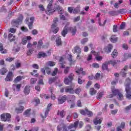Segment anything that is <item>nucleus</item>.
Returning a JSON list of instances; mask_svg holds the SVG:
<instances>
[{
    "label": "nucleus",
    "instance_id": "obj_1",
    "mask_svg": "<svg viewBox=\"0 0 131 131\" xmlns=\"http://www.w3.org/2000/svg\"><path fill=\"white\" fill-rule=\"evenodd\" d=\"M65 27L63 28V31L61 32V34L63 37H65V35L67 34L68 31H70L72 33L73 35H74L76 33V27H71L70 26V23L66 21L65 23Z\"/></svg>",
    "mask_w": 131,
    "mask_h": 131
},
{
    "label": "nucleus",
    "instance_id": "obj_2",
    "mask_svg": "<svg viewBox=\"0 0 131 131\" xmlns=\"http://www.w3.org/2000/svg\"><path fill=\"white\" fill-rule=\"evenodd\" d=\"M130 83V79L128 78H127L125 81L124 85L125 86V91L127 93L126 95V98L128 99V100H131Z\"/></svg>",
    "mask_w": 131,
    "mask_h": 131
},
{
    "label": "nucleus",
    "instance_id": "obj_3",
    "mask_svg": "<svg viewBox=\"0 0 131 131\" xmlns=\"http://www.w3.org/2000/svg\"><path fill=\"white\" fill-rule=\"evenodd\" d=\"M112 92L113 94H110L109 95V98H113L114 96H117V99L120 101L123 100V95L121 93L119 92L118 90L115 89L114 86H112Z\"/></svg>",
    "mask_w": 131,
    "mask_h": 131
},
{
    "label": "nucleus",
    "instance_id": "obj_4",
    "mask_svg": "<svg viewBox=\"0 0 131 131\" xmlns=\"http://www.w3.org/2000/svg\"><path fill=\"white\" fill-rule=\"evenodd\" d=\"M45 12L47 15H51L55 12V9H53V0H51L47 6Z\"/></svg>",
    "mask_w": 131,
    "mask_h": 131
},
{
    "label": "nucleus",
    "instance_id": "obj_5",
    "mask_svg": "<svg viewBox=\"0 0 131 131\" xmlns=\"http://www.w3.org/2000/svg\"><path fill=\"white\" fill-rule=\"evenodd\" d=\"M57 26H58V17H56L54 18L53 23L51 26V30L53 33L56 34L59 31V28Z\"/></svg>",
    "mask_w": 131,
    "mask_h": 131
},
{
    "label": "nucleus",
    "instance_id": "obj_6",
    "mask_svg": "<svg viewBox=\"0 0 131 131\" xmlns=\"http://www.w3.org/2000/svg\"><path fill=\"white\" fill-rule=\"evenodd\" d=\"M11 114L9 113L2 114L1 115V119L2 121H11Z\"/></svg>",
    "mask_w": 131,
    "mask_h": 131
},
{
    "label": "nucleus",
    "instance_id": "obj_7",
    "mask_svg": "<svg viewBox=\"0 0 131 131\" xmlns=\"http://www.w3.org/2000/svg\"><path fill=\"white\" fill-rule=\"evenodd\" d=\"M73 76H74L73 74H70L68 77H66L64 79L65 84L69 85L71 83L72 80H73Z\"/></svg>",
    "mask_w": 131,
    "mask_h": 131
},
{
    "label": "nucleus",
    "instance_id": "obj_8",
    "mask_svg": "<svg viewBox=\"0 0 131 131\" xmlns=\"http://www.w3.org/2000/svg\"><path fill=\"white\" fill-rule=\"evenodd\" d=\"M57 9L58 11L59 14H60V18L61 20H66V17L65 16L63 15L62 14H64V10L61 7V6H57Z\"/></svg>",
    "mask_w": 131,
    "mask_h": 131
},
{
    "label": "nucleus",
    "instance_id": "obj_9",
    "mask_svg": "<svg viewBox=\"0 0 131 131\" xmlns=\"http://www.w3.org/2000/svg\"><path fill=\"white\" fill-rule=\"evenodd\" d=\"M14 78V74L12 72H9L6 78H5L6 81H12Z\"/></svg>",
    "mask_w": 131,
    "mask_h": 131
},
{
    "label": "nucleus",
    "instance_id": "obj_10",
    "mask_svg": "<svg viewBox=\"0 0 131 131\" xmlns=\"http://www.w3.org/2000/svg\"><path fill=\"white\" fill-rule=\"evenodd\" d=\"M62 129L63 131H67V126L63 123H61V124L57 126V130L60 131L62 130Z\"/></svg>",
    "mask_w": 131,
    "mask_h": 131
},
{
    "label": "nucleus",
    "instance_id": "obj_11",
    "mask_svg": "<svg viewBox=\"0 0 131 131\" xmlns=\"http://www.w3.org/2000/svg\"><path fill=\"white\" fill-rule=\"evenodd\" d=\"M34 17H32L30 19V21L28 23V18H26V23H28V27L30 29H32V24H33V21Z\"/></svg>",
    "mask_w": 131,
    "mask_h": 131
},
{
    "label": "nucleus",
    "instance_id": "obj_12",
    "mask_svg": "<svg viewBox=\"0 0 131 131\" xmlns=\"http://www.w3.org/2000/svg\"><path fill=\"white\" fill-rule=\"evenodd\" d=\"M80 113L82 114V115H85V114H87L88 116H93V112L88 111L86 108L85 109V111L84 110H80Z\"/></svg>",
    "mask_w": 131,
    "mask_h": 131
},
{
    "label": "nucleus",
    "instance_id": "obj_13",
    "mask_svg": "<svg viewBox=\"0 0 131 131\" xmlns=\"http://www.w3.org/2000/svg\"><path fill=\"white\" fill-rule=\"evenodd\" d=\"M112 48H113L112 45L108 44L107 46L104 47V51L105 52V53H106V54H109L110 53H111Z\"/></svg>",
    "mask_w": 131,
    "mask_h": 131
},
{
    "label": "nucleus",
    "instance_id": "obj_14",
    "mask_svg": "<svg viewBox=\"0 0 131 131\" xmlns=\"http://www.w3.org/2000/svg\"><path fill=\"white\" fill-rule=\"evenodd\" d=\"M75 71L77 74H82V75H84L85 74V72L83 71V69L81 68L76 67L75 69Z\"/></svg>",
    "mask_w": 131,
    "mask_h": 131
},
{
    "label": "nucleus",
    "instance_id": "obj_15",
    "mask_svg": "<svg viewBox=\"0 0 131 131\" xmlns=\"http://www.w3.org/2000/svg\"><path fill=\"white\" fill-rule=\"evenodd\" d=\"M65 92L68 94H74V89L71 86H68L66 88Z\"/></svg>",
    "mask_w": 131,
    "mask_h": 131
},
{
    "label": "nucleus",
    "instance_id": "obj_16",
    "mask_svg": "<svg viewBox=\"0 0 131 131\" xmlns=\"http://www.w3.org/2000/svg\"><path fill=\"white\" fill-rule=\"evenodd\" d=\"M93 55H95V56H97V55H99V54H100V53L96 52L94 51H91V54H90L88 55V57L87 58V60L88 61H91V60H92V59L93 58Z\"/></svg>",
    "mask_w": 131,
    "mask_h": 131
},
{
    "label": "nucleus",
    "instance_id": "obj_17",
    "mask_svg": "<svg viewBox=\"0 0 131 131\" xmlns=\"http://www.w3.org/2000/svg\"><path fill=\"white\" fill-rule=\"evenodd\" d=\"M127 68H128L127 66H125L124 67L123 69L121 70V71L120 73V75H122L123 77H125L126 75V71L127 70Z\"/></svg>",
    "mask_w": 131,
    "mask_h": 131
},
{
    "label": "nucleus",
    "instance_id": "obj_18",
    "mask_svg": "<svg viewBox=\"0 0 131 131\" xmlns=\"http://www.w3.org/2000/svg\"><path fill=\"white\" fill-rule=\"evenodd\" d=\"M22 22V19H18L17 20H13L12 21V25L14 27H18V25H19V24L21 23Z\"/></svg>",
    "mask_w": 131,
    "mask_h": 131
},
{
    "label": "nucleus",
    "instance_id": "obj_19",
    "mask_svg": "<svg viewBox=\"0 0 131 131\" xmlns=\"http://www.w3.org/2000/svg\"><path fill=\"white\" fill-rule=\"evenodd\" d=\"M30 39H31V37L30 36H25L23 38L21 43L25 46L27 43V41L30 40Z\"/></svg>",
    "mask_w": 131,
    "mask_h": 131
},
{
    "label": "nucleus",
    "instance_id": "obj_20",
    "mask_svg": "<svg viewBox=\"0 0 131 131\" xmlns=\"http://www.w3.org/2000/svg\"><path fill=\"white\" fill-rule=\"evenodd\" d=\"M66 100H67V96H66V95L59 97L58 99V103L63 104V103L66 101Z\"/></svg>",
    "mask_w": 131,
    "mask_h": 131
},
{
    "label": "nucleus",
    "instance_id": "obj_21",
    "mask_svg": "<svg viewBox=\"0 0 131 131\" xmlns=\"http://www.w3.org/2000/svg\"><path fill=\"white\" fill-rule=\"evenodd\" d=\"M24 93L26 96L28 95L30 93V86H26L24 89Z\"/></svg>",
    "mask_w": 131,
    "mask_h": 131
},
{
    "label": "nucleus",
    "instance_id": "obj_22",
    "mask_svg": "<svg viewBox=\"0 0 131 131\" xmlns=\"http://www.w3.org/2000/svg\"><path fill=\"white\" fill-rule=\"evenodd\" d=\"M78 126V121H76L74 122V124H71L70 126H68V129H71V128H77Z\"/></svg>",
    "mask_w": 131,
    "mask_h": 131
},
{
    "label": "nucleus",
    "instance_id": "obj_23",
    "mask_svg": "<svg viewBox=\"0 0 131 131\" xmlns=\"http://www.w3.org/2000/svg\"><path fill=\"white\" fill-rule=\"evenodd\" d=\"M56 43L57 47H60V46H62L63 42H62V40H61V37L60 36L57 37L56 39Z\"/></svg>",
    "mask_w": 131,
    "mask_h": 131
},
{
    "label": "nucleus",
    "instance_id": "obj_24",
    "mask_svg": "<svg viewBox=\"0 0 131 131\" xmlns=\"http://www.w3.org/2000/svg\"><path fill=\"white\" fill-rule=\"evenodd\" d=\"M73 53H76L77 54L79 55V54H80V53H81V49H80V47H79L78 46H76L74 48V49L73 50Z\"/></svg>",
    "mask_w": 131,
    "mask_h": 131
},
{
    "label": "nucleus",
    "instance_id": "obj_25",
    "mask_svg": "<svg viewBox=\"0 0 131 131\" xmlns=\"http://www.w3.org/2000/svg\"><path fill=\"white\" fill-rule=\"evenodd\" d=\"M64 61V57H61L59 59V62L60 64V68H65V62H63Z\"/></svg>",
    "mask_w": 131,
    "mask_h": 131
},
{
    "label": "nucleus",
    "instance_id": "obj_26",
    "mask_svg": "<svg viewBox=\"0 0 131 131\" xmlns=\"http://www.w3.org/2000/svg\"><path fill=\"white\" fill-rule=\"evenodd\" d=\"M102 120H103V118L99 119L96 118L94 120V123L95 125H97V124H101L102 123Z\"/></svg>",
    "mask_w": 131,
    "mask_h": 131
},
{
    "label": "nucleus",
    "instance_id": "obj_27",
    "mask_svg": "<svg viewBox=\"0 0 131 131\" xmlns=\"http://www.w3.org/2000/svg\"><path fill=\"white\" fill-rule=\"evenodd\" d=\"M7 72H8V69H7V68L5 67L2 68L0 70V74H1L2 75H5V74H6Z\"/></svg>",
    "mask_w": 131,
    "mask_h": 131
},
{
    "label": "nucleus",
    "instance_id": "obj_28",
    "mask_svg": "<svg viewBox=\"0 0 131 131\" xmlns=\"http://www.w3.org/2000/svg\"><path fill=\"white\" fill-rule=\"evenodd\" d=\"M38 58H41V57L42 58H46V57H48V54L43 52H39L38 54Z\"/></svg>",
    "mask_w": 131,
    "mask_h": 131
},
{
    "label": "nucleus",
    "instance_id": "obj_29",
    "mask_svg": "<svg viewBox=\"0 0 131 131\" xmlns=\"http://www.w3.org/2000/svg\"><path fill=\"white\" fill-rule=\"evenodd\" d=\"M80 12V5H78L77 7L73 9V14H77Z\"/></svg>",
    "mask_w": 131,
    "mask_h": 131
},
{
    "label": "nucleus",
    "instance_id": "obj_30",
    "mask_svg": "<svg viewBox=\"0 0 131 131\" xmlns=\"http://www.w3.org/2000/svg\"><path fill=\"white\" fill-rule=\"evenodd\" d=\"M48 115H49V113L46 111L45 113L40 114V116L41 117L42 119H45V118H47L48 117Z\"/></svg>",
    "mask_w": 131,
    "mask_h": 131
},
{
    "label": "nucleus",
    "instance_id": "obj_31",
    "mask_svg": "<svg viewBox=\"0 0 131 131\" xmlns=\"http://www.w3.org/2000/svg\"><path fill=\"white\" fill-rule=\"evenodd\" d=\"M23 110H24V107L21 106L16 108V113H22L23 112Z\"/></svg>",
    "mask_w": 131,
    "mask_h": 131
},
{
    "label": "nucleus",
    "instance_id": "obj_32",
    "mask_svg": "<svg viewBox=\"0 0 131 131\" xmlns=\"http://www.w3.org/2000/svg\"><path fill=\"white\" fill-rule=\"evenodd\" d=\"M8 39L10 41H14L15 39H16V37L15 36H13V34H9L8 35Z\"/></svg>",
    "mask_w": 131,
    "mask_h": 131
},
{
    "label": "nucleus",
    "instance_id": "obj_33",
    "mask_svg": "<svg viewBox=\"0 0 131 131\" xmlns=\"http://www.w3.org/2000/svg\"><path fill=\"white\" fill-rule=\"evenodd\" d=\"M65 114H66V113H65V111H58L57 112V115L60 116L61 118H63V117L65 116Z\"/></svg>",
    "mask_w": 131,
    "mask_h": 131
},
{
    "label": "nucleus",
    "instance_id": "obj_34",
    "mask_svg": "<svg viewBox=\"0 0 131 131\" xmlns=\"http://www.w3.org/2000/svg\"><path fill=\"white\" fill-rule=\"evenodd\" d=\"M108 64H111V65H113L115 68H117L116 67V64H117V61L116 60H110L108 62Z\"/></svg>",
    "mask_w": 131,
    "mask_h": 131
},
{
    "label": "nucleus",
    "instance_id": "obj_35",
    "mask_svg": "<svg viewBox=\"0 0 131 131\" xmlns=\"http://www.w3.org/2000/svg\"><path fill=\"white\" fill-rule=\"evenodd\" d=\"M117 37L115 35H112L110 38V40L112 42L115 43L117 41Z\"/></svg>",
    "mask_w": 131,
    "mask_h": 131
},
{
    "label": "nucleus",
    "instance_id": "obj_36",
    "mask_svg": "<svg viewBox=\"0 0 131 131\" xmlns=\"http://www.w3.org/2000/svg\"><path fill=\"white\" fill-rule=\"evenodd\" d=\"M40 103V100H39V98L36 97L33 100V104L34 105H37V104H39Z\"/></svg>",
    "mask_w": 131,
    "mask_h": 131
},
{
    "label": "nucleus",
    "instance_id": "obj_37",
    "mask_svg": "<svg viewBox=\"0 0 131 131\" xmlns=\"http://www.w3.org/2000/svg\"><path fill=\"white\" fill-rule=\"evenodd\" d=\"M90 94L91 96H94V95H96V94H97V91H96L94 88H91L90 89Z\"/></svg>",
    "mask_w": 131,
    "mask_h": 131
},
{
    "label": "nucleus",
    "instance_id": "obj_38",
    "mask_svg": "<svg viewBox=\"0 0 131 131\" xmlns=\"http://www.w3.org/2000/svg\"><path fill=\"white\" fill-rule=\"evenodd\" d=\"M118 55V52H117V50H114L112 53V58H116V57Z\"/></svg>",
    "mask_w": 131,
    "mask_h": 131
},
{
    "label": "nucleus",
    "instance_id": "obj_39",
    "mask_svg": "<svg viewBox=\"0 0 131 131\" xmlns=\"http://www.w3.org/2000/svg\"><path fill=\"white\" fill-rule=\"evenodd\" d=\"M0 51L2 54H6L7 53V50H4V46L2 43H0Z\"/></svg>",
    "mask_w": 131,
    "mask_h": 131
},
{
    "label": "nucleus",
    "instance_id": "obj_40",
    "mask_svg": "<svg viewBox=\"0 0 131 131\" xmlns=\"http://www.w3.org/2000/svg\"><path fill=\"white\" fill-rule=\"evenodd\" d=\"M33 53V49H29V50L27 52V55L28 57L31 56Z\"/></svg>",
    "mask_w": 131,
    "mask_h": 131
},
{
    "label": "nucleus",
    "instance_id": "obj_41",
    "mask_svg": "<svg viewBox=\"0 0 131 131\" xmlns=\"http://www.w3.org/2000/svg\"><path fill=\"white\" fill-rule=\"evenodd\" d=\"M46 64L47 65H48V66L53 67L56 65V62L54 61H48Z\"/></svg>",
    "mask_w": 131,
    "mask_h": 131
},
{
    "label": "nucleus",
    "instance_id": "obj_42",
    "mask_svg": "<svg viewBox=\"0 0 131 131\" xmlns=\"http://www.w3.org/2000/svg\"><path fill=\"white\" fill-rule=\"evenodd\" d=\"M88 41H89V38H85L82 39L81 40V45H85V43H86V42H88Z\"/></svg>",
    "mask_w": 131,
    "mask_h": 131
},
{
    "label": "nucleus",
    "instance_id": "obj_43",
    "mask_svg": "<svg viewBox=\"0 0 131 131\" xmlns=\"http://www.w3.org/2000/svg\"><path fill=\"white\" fill-rule=\"evenodd\" d=\"M51 109H52V104L49 103V104H48L47 109L45 111L49 113V112H50V111H51Z\"/></svg>",
    "mask_w": 131,
    "mask_h": 131
},
{
    "label": "nucleus",
    "instance_id": "obj_44",
    "mask_svg": "<svg viewBox=\"0 0 131 131\" xmlns=\"http://www.w3.org/2000/svg\"><path fill=\"white\" fill-rule=\"evenodd\" d=\"M31 110L30 109H28L27 110L26 112H25V113H24V115L25 116H29V115H30V111Z\"/></svg>",
    "mask_w": 131,
    "mask_h": 131
},
{
    "label": "nucleus",
    "instance_id": "obj_45",
    "mask_svg": "<svg viewBox=\"0 0 131 131\" xmlns=\"http://www.w3.org/2000/svg\"><path fill=\"white\" fill-rule=\"evenodd\" d=\"M71 100H68V102L69 103H74V101H75V96L74 95H72V96H71Z\"/></svg>",
    "mask_w": 131,
    "mask_h": 131
},
{
    "label": "nucleus",
    "instance_id": "obj_46",
    "mask_svg": "<svg viewBox=\"0 0 131 131\" xmlns=\"http://www.w3.org/2000/svg\"><path fill=\"white\" fill-rule=\"evenodd\" d=\"M38 8H39L40 11H42V12H43L46 10L43 5H42L41 4H40V5H38Z\"/></svg>",
    "mask_w": 131,
    "mask_h": 131
},
{
    "label": "nucleus",
    "instance_id": "obj_47",
    "mask_svg": "<svg viewBox=\"0 0 131 131\" xmlns=\"http://www.w3.org/2000/svg\"><path fill=\"white\" fill-rule=\"evenodd\" d=\"M57 73H58V69L55 68L53 71V72H52V73L51 74V75L52 76H55V75H57Z\"/></svg>",
    "mask_w": 131,
    "mask_h": 131
},
{
    "label": "nucleus",
    "instance_id": "obj_48",
    "mask_svg": "<svg viewBox=\"0 0 131 131\" xmlns=\"http://www.w3.org/2000/svg\"><path fill=\"white\" fill-rule=\"evenodd\" d=\"M22 79V77L21 76H17L15 79L14 80V82H18V81H20Z\"/></svg>",
    "mask_w": 131,
    "mask_h": 131
},
{
    "label": "nucleus",
    "instance_id": "obj_49",
    "mask_svg": "<svg viewBox=\"0 0 131 131\" xmlns=\"http://www.w3.org/2000/svg\"><path fill=\"white\" fill-rule=\"evenodd\" d=\"M103 96H104V92H99L98 93V95L97 96V98L98 99H101Z\"/></svg>",
    "mask_w": 131,
    "mask_h": 131
},
{
    "label": "nucleus",
    "instance_id": "obj_50",
    "mask_svg": "<svg viewBox=\"0 0 131 131\" xmlns=\"http://www.w3.org/2000/svg\"><path fill=\"white\" fill-rule=\"evenodd\" d=\"M108 68V64L107 63H103L102 66V69L103 70H106Z\"/></svg>",
    "mask_w": 131,
    "mask_h": 131
},
{
    "label": "nucleus",
    "instance_id": "obj_51",
    "mask_svg": "<svg viewBox=\"0 0 131 131\" xmlns=\"http://www.w3.org/2000/svg\"><path fill=\"white\" fill-rule=\"evenodd\" d=\"M80 92H81V89L77 88L75 90L74 93L77 95H79V93H80Z\"/></svg>",
    "mask_w": 131,
    "mask_h": 131
},
{
    "label": "nucleus",
    "instance_id": "obj_52",
    "mask_svg": "<svg viewBox=\"0 0 131 131\" xmlns=\"http://www.w3.org/2000/svg\"><path fill=\"white\" fill-rule=\"evenodd\" d=\"M13 86H15L17 91L19 92V91H20V89L21 88V84L13 85Z\"/></svg>",
    "mask_w": 131,
    "mask_h": 131
},
{
    "label": "nucleus",
    "instance_id": "obj_53",
    "mask_svg": "<svg viewBox=\"0 0 131 131\" xmlns=\"http://www.w3.org/2000/svg\"><path fill=\"white\" fill-rule=\"evenodd\" d=\"M83 82H84V80H81V79H80V77H79L78 78V83L79 84H82V83H83Z\"/></svg>",
    "mask_w": 131,
    "mask_h": 131
},
{
    "label": "nucleus",
    "instance_id": "obj_54",
    "mask_svg": "<svg viewBox=\"0 0 131 131\" xmlns=\"http://www.w3.org/2000/svg\"><path fill=\"white\" fill-rule=\"evenodd\" d=\"M72 56L71 55H68V59L70 61L71 64H73V60H72Z\"/></svg>",
    "mask_w": 131,
    "mask_h": 131
},
{
    "label": "nucleus",
    "instance_id": "obj_55",
    "mask_svg": "<svg viewBox=\"0 0 131 131\" xmlns=\"http://www.w3.org/2000/svg\"><path fill=\"white\" fill-rule=\"evenodd\" d=\"M68 11L69 12H70V14H72V13H73V7H69L68 8Z\"/></svg>",
    "mask_w": 131,
    "mask_h": 131
},
{
    "label": "nucleus",
    "instance_id": "obj_56",
    "mask_svg": "<svg viewBox=\"0 0 131 131\" xmlns=\"http://www.w3.org/2000/svg\"><path fill=\"white\" fill-rule=\"evenodd\" d=\"M55 80H56L55 78H50L49 80V83L51 84V83H53Z\"/></svg>",
    "mask_w": 131,
    "mask_h": 131
},
{
    "label": "nucleus",
    "instance_id": "obj_57",
    "mask_svg": "<svg viewBox=\"0 0 131 131\" xmlns=\"http://www.w3.org/2000/svg\"><path fill=\"white\" fill-rule=\"evenodd\" d=\"M13 60H14V58L13 57H8L5 59V61H6V62H12V61H13Z\"/></svg>",
    "mask_w": 131,
    "mask_h": 131
},
{
    "label": "nucleus",
    "instance_id": "obj_58",
    "mask_svg": "<svg viewBox=\"0 0 131 131\" xmlns=\"http://www.w3.org/2000/svg\"><path fill=\"white\" fill-rule=\"evenodd\" d=\"M40 97L42 98H45V99H49V98H50V97H49V96H48L46 94H41L40 95Z\"/></svg>",
    "mask_w": 131,
    "mask_h": 131
},
{
    "label": "nucleus",
    "instance_id": "obj_59",
    "mask_svg": "<svg viewBox=\"0 0 131 131\" xmlns=\"http://www.w3.org/2000/svg\"><path fill=\"white\" fill-rule=\"evenodd\" d=\"M92 66L94 68H99L100 67V65L97 63H93Z\"/></svg>",
    "mask_w": 131,
    "mask_h": 131
},
{
    "label": "nucleus",
    "instance_id": "obj_60",
    "mask_svg": "<svg viewBox=\"0 0 131 131\" xmlns=\"http://www.w3.org/2000/svg\"><path fill=\"white\" fill-rule=\"evenodd\" d=\"M42 46V40H40L38 42L37 48H41Z\"/></svg>",
    "mask_w": 131,
    "mask_h": 131
},
{
    "label": "nucleus",
    "instance_id": "obj_61",
    "mask_svg": "<svg viewBox=\"0 0 131 131\" xmlns=\"http://www.w3.org/2000/svg\"><path fill=\"white\" fill-rule=\"evenodd\" d=\"M124 57H125V58H131V53H124Z\"/></svg>",
    "mask_w": 131,
    "mask_h": 131
},
{
    "label": "nucleus",
    "instance_id": "obj_62",
    "mask_svg": "<svg viewBox=\"0 0 131 131\" xmlns=\"http://www.w3.org/2000/svg\"><path fill=\"white\" fill-rule=\"evenodd\" d=\"M125 27V23L123 22L120 26V29H123Z\"/></svg>",
    "mask_w": 131,
    "mask_h": 131
},
{
    "label": "nucleus",
    "instance_id": "obj_63",
    "mask_svg": "<svg viewBox=\"0 0 131 131\" xmlns=\"http://www.w3.org/2000/svg\"><path fill=\"white\" fill-rule=\"evenodd\" d=\"M95 58L97 61H101L103 59V57H102V56H98V55L96 56Z\"/></svg>",
    "mask_w": 131,
    "mask_h": 131
},
{
    "label": "nucleus",
    "instance_id": "obj_64",
    "mask_svg": "<svg viewBox=\"0 0 131 131\" xmlns=\"http://www.w3.org/2000/svg\"><path fill=\"white\" fill-rule=\"evenodd\" d=\"M36 80H37V79H36V78L31 79V83H32V84L35 83V82H36Z\"/></svg>",
    "mask_w": 131,
    "mask_h": 131
}]
</instances>
